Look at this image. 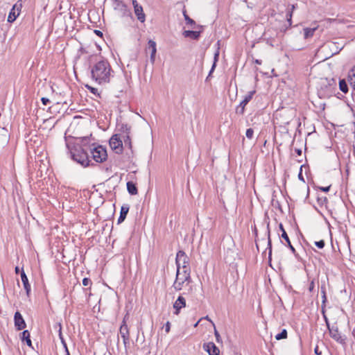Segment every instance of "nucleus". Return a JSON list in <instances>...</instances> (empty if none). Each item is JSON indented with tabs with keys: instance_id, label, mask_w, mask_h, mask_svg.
I'll return each instance as SVG.
<instances>
[{
	"instance_id": "7ed1b4c3",
	"label": "nucleus",
	"mask_w": 355,
	"mask_h": 355,
	"mask_svg": "<svg viewBox=\"0 0 355 355\" xmlns=\"http://www.w3.org/2000/svg\"><path fill=\"white\" fill-rule=\"evenodd\" d=\"M79 139L80 144L77 143L73 147H71L70 144H67V146L69 150L71 158L74 161L83 166H87L89 163L86 146L88 141V138L85 137Z\"/></svg>"
},
{
	"instance_id": "20e7f679",
	"label": "nucleus",
	"mask_w": 355,
	"mask_h": 355,
	"mask_svg": "<svg viewBox=\"0 0 355 355\" xmlns=\"http://www.w3.org/2000/svg\"><path fill=\"white\" fill-rule=\"evenodd\" d=\"M189 259L182 250L178 252L176 254L175 263L177 266V270L182 271H187L191 272L189 267Z\"/></svg>"
},
{
	"instance_id": "4be33fe9",
	"label": "nucleus",
	"mask_w": 355,
	"mask_h": 355,
	"mask_svg": "<svg viewBox=\"0 0 355 355\" xmlns=\"http://www.w3.org/2000/svg\"><path fill=\"white\" fill-rule=\"evenodd\" d=\"M318 27L305 28H304V36L305 39L313 37L314 32L317 30Z\"/></svg>"
},
{
	"instance_id": "6ab92c4d",
	"label": "nucleus",
	"mask_w": 355,
	"mask_h": 355,
	"mask_svg": "<svg viewBox=\"0 0 355 355\" xmlns=\"http://www.w3.org/2000/svg\"><path fill=\"white\" fill-rule=\"evenodd\" d=\"M295 9V5H291V6H288L287 8L286 17V20H287L289 26H291V24H292V16H293V10Z\"/></svg>"
},
{
	"instance_id": "a18cd8bd",
	"label": "nucleus",
	"mask_w": 355,
	"mask_h": 355,
	"mask_svg": "<svg viewBox=\"0 0 355 355\" xmlns=\"http://www.w3.org/2000/svg\"><path fill=\"white\" fill-rule=\"evenodd\" d=\"M95 33L97 35H99V36H102L103 35V33H101V31H98V30H96L94 31Z\"/></svg>"
},
{
	"instance_id": "b1692460",
	"label": "nucleus",
	"mask_w": 355,
	"mask_h": 355,
	"mask_svg": "<svg viewBox=\"0 0 355 355\" xmlns=\"http://www.w3.org/2000/svg\"><path fill=\"white\" fill-rule=\"evenodd\" d=\"M21 338L22 341H26V344L28 346L31 347L32 345L31 340L30 338V333L28 330H24L21 333Z\"/></svg>"
},
{
	"instance_id": "3c124183",
	"label": "nucleus",
	"mask_w": 355,
	"mask_h": 355,
	"mask_svg": "<svg viewBox=\"0 0 355 355\" xmlns=\"http://www.w3.org/2000/svg\"><path fill=\"white\" fill-rule=\"evenodd\" d=\"M255 63L257 64H261V61L259 60H255Z\"/></svg>"
},
{
	"instance_id": "f257e3e1",
	"label": "nucleus",
	"mask_w": 355,
	"mask_h": 355,
	"mask_svg": "<svg viewBox=\"0 0 355 355\" xmlns=\"http://www.w3.org/2000/svg\"><path fill=\"white\" fill-rule=\"evenodd\" d=\"M114 71L106 60H99L91 67L92 78L99 85L110 83Z\"/></svg>"
},
{
	"instance_id": "bb28decb",
	"label": "nucleus",
	"mask_w": 355,
	"mask_h": 355,
	"mask_svg": "<svg viewBox=\"0 0 355 355\" xmlns=\"http://www.w3.org/2000/svg\"><path fill=\"white\" fill-rule=\"evenodd\" d=\"M8 136L6 134H0V147L3 146L8 143Z\"/></svg>"
},
{
	"instance_id": "864d4df0",
	"label": "nucleus",
	"mask_w": 355,
	"mask_h": 355,
	"mask_svg": "<svg viewBox=\"0 0 355 355\" xmlns=\"http://www.w3.org/2000/svg\"><path fill=\"white\" fill-rule=\"evenodd\" d=\"M299 178H300V179L303 180V178H302V176L301 173L299 174Z\"/></svg>"
},
{
	"instance_id": "6e6552de",
	"label": "nucleus",
	"mask_w": 355,
	"mask_h": 355,
	"mask_svg": "<svg viewBox=\"0 0 355 355\" xmlns=\"http://www.w3.org/2000/svg\"><path fill=\"white\" fill-rule=\"evenodd\" d=\"M132 5L134 6L135 14L137 17V19L141 22H144L146 20V15L144 12L143 8L139 5L137 0H132Z\"/></svg>"
},
{
	"instance_id": "a211bd4d",
	"label": "nucleus",
	"mask_w": 355,
	"mask_h": 355,
	"mask_svg": "<svg viewBox=\"0 0 355 355\" xmlns=\"http://www.w3.org/2000/svg\"><path fill=\"white\" fill-rule=\"evenodd\" d=\"M128 211H129L128 205H123L121 207L120 216L118 218V223H121L123 221H124V220L128 213Z\"/></svg>"
},
{
	"instance_id": "2eb2a0df",
	"label": "nucleus",
	"mask_w": 355,
	"mask_h": 355,
	"mask_svg": "<svg viewBox=\"0 0 355 355\" xmlns=\"http://www.w3.org/2000/svg\"><path fill=\"white\" fill-rule=\"evenodd\" d=\"M148 50L150 52V62L154 64L155 61V55L157 52L156 42L150 40L148 42Z\"/></svg>"
},
{
	"instance_id": "4c0bfd02",
	"label": "nucleus",
	"mask_w": 355,
	"mask_h": 355,
	"mask_svg": "<svg viewBox=\"0 0 355 355\" xmlns=\"http://www.w3.org/2000/svg\"><path fill=\"white\" fill-rule=\"evenodd\" d=\"M170 329H171V323H170V322L168 321L165 324V331L168 334L170 331Z\"/></svg>"
},
{
	"instance_id": "58836bf2",
	"label": "nucleus",
	"mask_w": 355,
	"mask_h": 355,
	"mask_svg": "<svg viewBox=\"0 0 355 355\" xmlns=\"http://www.w3.org/2000/svg\"><path fill=\"white\" fill-rule=\"evenodd\" d=\"M41 101H42L43 105H46L50 102L49 99L46 97H42L41 98Z\"/></svg>"
},
{
	"instance_id": "0eeeda50",
	"label": "nucleus",
	"mask_w": 355,
	"mask_h": 355,
	"mask_svg": "<svg viewBox=\"0 0 355 355\" xmlns=\"http://www.w3.org/2000/svg\"><path fill=\"white\" fill-rule=\"evenodd\" d=\"M110 146L116 153H121L122 152L123 142L118 135H114L110 138Z\"/></svg>"
},
{
	"instance_id": "ddd939ff",
	"label": "nucleus",
	"mask_w": 355,
	"mask_h": 355,
	"mask_svg": "<svg viewBox=\"0 0 355 355\" xmlns=\"http://www.w3.org/2000/svg\"><path fill=\"white\" fill-rule=\"evenodd\" d=\"M329 334L331 337L336 341L340 343H345V338L341 336L337 327L334 328L333 327L331 329H329Z\"/></svg>"
},
{
	"instance_id": "79ce46f5",
	"label": "nucleus",
	"mask_w": 355,
	"mask_h": 355,
	"mask_svg": "<svg viewBox=\"0 0 355 355\" xmlns=\"http://www.w3.org/2000/svg\"><path fill=\"white\" fill-rule=\"evenodd\" d=\"M202 318V319H205V320H207L210 321V322H211V324H213V326H214V327L215 326L214 323L213 322V321H212L211 319H209V316H207H207H205V317H204V318Z\"/></svg>"
},
{
	"instance_id": "f03ea898",
	"label": "nucleus",
	"mask_w": 355,
	"mask_h": 355,
	"mask_svg": "<svg viewBox=\"0 0 355 355\" xmlns=\"http://www.w3.org/2000/svg\"><path fill=\"white\" fill-rule=\"evenodd\" d=\"M191 272L177 270L175 279L172 287L175 291H183L182 295H192L195 291Z\"/></svg>"
},
{
	"instance_id": "f3484780",
	"label": "nucleus",
	"mask_w": 355,
	"mask_h": 355,
	"mask_svg": "<svg viewBox=\"0 0 355 355\" xmlns=\"http://www.w3.org/2000/svg\"><path fill=\"white\" fill-rule=\"evenodd\" d=\"M21 279L24 285V288L26 290V294L27 295H29L31 291V285L28 283V277L23 269L21 272Z\"/></svg>"
},
{
	"instance_id": "4468645a",
	"label": "nucleus",
	"mask_w": 355,
	"mask_h": 355,
	"mask_svg": "<svg viewBox=\"0 0 355 355\" xmlns=\"http://www.w3.org/2000/svg\"><path fill=\"white\" fill-rule=\"evenodd\" d=\"M21 5H18L17 3L15 4L9 13L8 17V21L13 22L17 16L19 15L20 8Z\"/></svg>"
},
{
	"instance_id": "cd10ccee",
	"label": "nucleus",
	"mask_w": 355,
	"mask_h": 355,
	"mask_svg": "<svg viewBox=\"0 0 355 355\" xmlns=\"http://www.w3.org/2000/svg\"><path fill=\"white\" fill-rule=\"evenodd\" d=\"M255 91L250 92L244 98L243 104H248V102L252 98L253 95L254 94Z\"/></svg>"
},
{
	"instance_id": "c85d7f7f",
	"label": "nucleus",
	"mask_w": 355,
	"mask_h": 355,
	"mask_svg": "<svg viewBox=\"0 0 355 355\" xmlns=\"http://www.w3.org/2000/svg\"><path fill=\"white\" fill-rule=\"evenodd\" d=\"M287 338V331L286 329H283L282 331L275 336V338L277 340L284 339Z\"/></svg>"
},
{
	"instance_id": "603ef678",
	"label": "nucleus",
	"mask_w": 355,
	"mask_h": 355,
	"mask_svg": "<svg viewBox=\"0 0 355 355\" xmlns=\"http://www.w3.org/2000/svg\"><path fill=\"white\" fill-rule=\"evenodd\" d=\"M202 320V318H200V320H198V322L194 324V327H196L198 325L199 322H200Z\"/></svg>"
},
{
	"instance_id": "e433bc0d",
	"label": "nucleus",
	"mask_w": 355,
	"mask_h": 355,
	"mask_svg": "<svg viewBox=\"0 0 355 355\" xmlns=\"http://www.w3.org/2000/svg\"><path fill=\"white\" fill-rule=\"evenodd\" d=\"M90 284H91V280L89 278L85 277L83 279V284L85 286H87L89 285Z\"/></svg>"
},
{
	"instance_id": "7c9ffc66",
	"label": "nucleus",
	"mask_w": 355,
	"mask_h": 355,
	"mask_svg": "<svg viewBox=\"0 0 355 355\" xmlns=\"http://www.w3.org/2000/svg\"><path fill=\"white\" fill-rule=\"evenodd\" d=\"M184 14V19L187 22V24H189L191 26H193L195 25L196 22L195 21H193L192 19H191L186 13V11H184L183 12Z\"/></svg>"
},
{
	"instance_id": "a19ab883",
	"label": "nucleus",
	"mask_w": 355,
	"mask_h": 355,
	"mask_svg": "<svg viewBox=\"0 0 355 355\" xmlns=\"http://www.w3.org/2000/svg\"><path fill=\"white\" fill-rule=\"evenodd\" d=\"M330 187H321L320 189L324 192H327L329 191Z\"/></svg>"
},
{
	"instance_id": "5fc2aeb1",
	"label": "nucleus",
	"mask_w": 355,
	"mask_h": 355,
	"mask_svg": "<svg viewBox=\"0 0 355 355\" xmlns=\"http://www.w3.org/2000/svg\"><path fill=\"white\" fill-rule=\"evenodd\" d=\"M352 334H353L354 335H355V329H354V330H353Z\"/></svg>"
},
{
	"instance_id": "49530a36",
	"label": "nucleus",
	"mask_w": 355,
	"mask_h": 355,
	"mask_svg": "<svg viewBox=\"0 0 355 355\" xmlns=\"http://www.w3.org/2000/svg\"><path fill=\"white\" fill-rule=\"evenodd\" d=\"M279 229L282 231V234L284 233V231H285L283 225L282 223L279 224Z\"/></svg>"
},
{
	"instance_id": "a878e982",
	"label": "nucleus",
	"mask_w": 355,
	"mask_h": 355,
	"mask_svg": "<svg viewBox=\"0 0 355 355\" xmlns=\"http://www.w3.org/2000/svg\"><path fill=\"white\" fill-rule=\"evenodd\" d=\"M339 87H340V89L344 93H347L348 92V87H347V83L345 80H340Z\"/></svg>"
},
{
	"instance_id": "393cba45",
	"label": "nucleus",
	"mask_w": 355,
	"mask_h": 355,
	"mask_svg": "<svg viewBox=\"0 0 355 355\" xmlns=\"http://www.w3.org/2000/svg\"><path fill=\"white\" fill-rule=\"evenodd\" d=\"M127 189L131 195H136L137 194V188L136 185L132 182H127Z\"/></svg>"
},
{
	"instance_id": "2f4dec72",
	"label": "nucleus",
	"mask_w": 355,
	"mask_h": 355,
	"mask_svg": "<svg viewBox=\"0 0 355 355\" xmlns=\"http://www.w3.org/2000/svg\"><path fill=\"white\" fill-rule=\"evenodd\" d=\"M268 248L269 250V259H270L271 253H272V245H271V240L270 237V231L268 232Z\"/></svg>"
},
{
	"instance_id": "1a4fd4ad",
	"label": "nucleus",
	"mask_w": 355,
	"mask_h": 355,
	"mask_svg": "<svg viewBox=\"0 0 355 355\" xmlns=\"http://www.w3.org/2000/svg\"><path fill=\"white\" fill-rule=\"evenodd\" d=\"M15 326L17 330H22L26 327V322L21 315V314L17 311L14 315Z\"/></svg>"
},
{
	"instance_id": "423d86ee",
	"label": "nucleus",
	"mask_w": 355,
	"mask_h": 355,
	"mask_svg": "<svg viewBox=\"0 0 355 355\" xmlns=\"http://www.w3.org/2000/svg\"><path fill=\"white\" fill-rule=\"evenodd\" d=\"M119 333L121 338H123L125 348L126 349L130 344V332L125 319L123 320V322L120 327Z\"/></svg>"
},
{
	"instance_id": "c756f323",
	"label": "nucleus",
	"mask_w": 355,
	"mask_h": 355,
	"mask_svg": "<svg viewBox=\"0 0 355 355\" xmlns=\"http://www.w3.org/2000/svg\"><path fill=\"white\" fill-rule=\"evenodd\" d=\"M246 105L247 104H243V101H242L236 108V112L240 114H243Z\"/></svg>"
},
{
	"instance_id": "5701e85b",
	"label": "nucleus",
	"mask_w": 355,
	"mask_h": 355,
	"mask_svg": "<svg viewBox=\"0 0 355 355\" xmlns=\"http://www.w3.org/2000/svg\"><path fill=\"white\" fill-rule=\"evenodd\" d=\"M282 238L283 239H284V241H286V243H287V245L289 247V248L291 249V250L292 251V252L295 254V249L294 248V247L291 245V241L289 239V237L287 234V233L286 232V231H284V233L282 234L281 235Z\"/></svg>"
},
{
	"instance_id": "c9c22d12",
	"label": "nucleus",
	"mask_w": 355,
	"mask_h": 355,
	"mask_svg": "<svg viewBox=\"0 0 355 355\" xmlns=\"http://www.w3.org/2000/svg\"><path fill=\"white\" fill-rule=\"evenodd\" d=\"M214 335L216 339V341L219 343L220 341V336L218 331L216 330V327L214 326Z\"/></svg>"
},
{
	"instance_id": "6e6d98bb",
	"label": "nucleus",
	"mask_w": 355,
	"mask_h": 355,
	"mask_svg": "<svg viewBox=\"0 0 355 355\" xmlns=\"http://www.w3.org/2000/svg\"><path fill=\"white\" fill-rule=\"evenodd\" d=\"M66 350H67V355H69V351L67 350V349Z\"/></svg>"
},
{
	"instance_id": "aec40b11",
	"label": "nucleus",
	"mask_w": 355,
	"mask_h": 355,
	"mask_svg": "<svg viewBox=\"0 0 355 355\" xmlns=\"http://www.w3.org/2000/svg\"><path fill=\"white\" fill-rule=\"evenodd\" d=\"M183 35L185 37H189L193 40H197L200 37V32L193 31H184Z\"/></svg>"
},
{
	"instance_id": "9b49d317",
	"label": "nucleus",
	"mask_w": 355,
	"mask_h": 355,
	"mask_svg": "<svg viewBox=\"0 0 355 355\" xmlns=\"http://www.w3.org/2000/svg\"><path fill=\"white\" fill-rule=\"evenodd\" d=\"M114 9L121 11L123 15L130 16L131 15V12L128 9L127 6L122 1L115 0Z\"/></svg>"
},
{
	"instance_id": "dca6fc26",
	"label": "nucleus",
	"mask_w": 355,
	"mask_h": 355,
	"mask_svg": "<svg viewBox=\"0 0 355 355\" xmlns=\"http://www.w3.org/2000/svg\"><path fill=\"white\" fill-rule=\"evenodd\" d=\"M122 128L124 129L126 135L124 137V145L125 146H128L129 148H132V143L130 137V127L127 124L123 125Z\"/></svg>"
},
{
	"instance_id": "72a5a7b5",
	"label": "nucleus",
	"mask_w": 355,
	"mask_h": 355,
	"mask_svg": "<svg viewBox=\"0 0 355 355\" xmlns=\"http://www.w3.org/2000/svg\"><path fill=\"white\" fill-rule=\"evenodd\" d=\"M254 130L252 128H248L246 130L245 135L248 139H252L253 137Z\"/></svg>"
},
{
	"instance_id": "09e8293b",
	"label": "nucleus",
	"mask_w": 355,
	"mask_h": 355,
	"mask_svg": "<svg viewBox=\"0 0 355 355\" xmlns=\"http://www.w3.org/2000/svg\"><path fill=\"white\" fill-rule=\"evenodd\" d=\"M295 152L299 155H301V154H302V150L300 149H295Z\"/></svg>"
},
{
	"instance_id": "412c9836",
	"label": "nucleus",
	"mask_w": 355,
	"mask_h": 355,
	"mask_svg": "<svg viewBox=\"0 0 355 355\" xmlns=\"http://www.w3.org/2000/svg\"><path fill=\"white\" fill-rule=\"evenodd\" d=\"M348 81L355 90V66L349 72Z\"/></svg>"
},
{
	"instance_id": "c03bdc74",
	"label": "nucleus",
	"mask_w": 355,
	"mask_h": 355,
	"mask_svg": "<svg viewBox=\"0 0 355 355\" xmlns=\"http://www.w3.org/2000/svg\"><path fill=\"white\" fill-rule=\"evenodd\" d=\"M90 91L92 92V93L93 94H96V92H97V89L96 88H94V87H89Z\"/></svg>"
},
{
	"instance_id": "8fccbe9b",
	"label": "nucleus",
	"mask_w": 355,
	"mask_h": 355,
	"mask_svg": "<svg viewBox=\"0 0 355 355\" xmlns=\"http://www.w3.org/2000/svg\"><path fill=\"white\" fill-rule=\"evenodd\" d=\"M15 270V272L17 274L19 273V268L18 266H16Z\"/></svg>"
},
{
	"instance_id": "de8ad7c7",
	"label": "nucleus",
	"mask_w": 355,
	"mask_h": 355,
	"mask_svg": "<svg viewBox=\"0 0 355 355\" xmlns=\"http://www.w3.org/2000/svg\"><path fill=\"white\" fill-rule=\"evenodd\" d=\"M313 287H314V284L312 282L311 285H310V286H309V291H311L313 290Z\"/></svg>"
},
{
	"instance_id": "ea45409f",
	"label": "nucleus",
	"mask_w": 355,
	"mask_h": 355,
	"mask_svg": "<svg viewBox=\"0 0 355 355\" xmlns=\"http://www.w3.org/2000/svg\"><path fill=\"white\" fill-rule=\"evenodd\" d=\"M314 352L315 353L317 354V355H320L322 354V352L320 351H319V349H318V347L316 346L314 349Z\"/></svg>"
},
{
	"instance_id": "473e14b6",
	"label": "nucleus",
	"mask_w": 355,
	"mask_h": 355,
	"mask_svg": "<svg viewBox=\"0 0 355 355\" xmlns=\"http://www.w3.org/2000/svg\"><path fill=\"white\" fill-rule=\"evenodd\" d=\"M218 55H219V53L218 51H217L215 55H214V64L212 65V67L209 71V75H211V73L214 71L215 67H216V62L218 61Z\"/></svg>"
},
{
	"instance_id": "9d476101",
	"label": "nucleus",
	"mask_w": 355,
	"mask_h": 355,
	"mask_svg": "<svg viewBox=\"0 0 355 355\" xmlns=\"http://www.w3.org/2000/svg\"><path fill=\"white\" fill-rule=\"evenodd\" d=\"M186 306V300L184 297L181 295H180L173 304V308L175 309L174 313L178 315L182 308Z\"/></svg>"
},
{
	"instance_id": "39448f33",
	"label": "nucleus",
	"mask_w": 355,
	"mask_h": 355,
	"mask_svg": "<svg viewBox=\"0 0 355 355\" xmlns=\"http://www.w3.org/2000/svg\"><path fill=\"white\" fill-rule=\"evenodd\" d=\"M89 150L94 160L96 162L101 163L106 160L107 157V150L102 146H95L92 145Z\"/></svg>"
},
{
	"instance_id": "37998d69",
	"label": "nucleus",
	"mask_w": 355,
	"mask_h": 355,
	"mask_svg": "<svg viewBox=\"0 0 355 355\" xmlns=\"http://www.w3.org/2000/svg\"><path fill=\"white\" fill-rule=\"evenodd\" d=\"M322 293H323V295H322V299H323L322 302L324 303L325 301L327 300V297H326L325 291H322Z\"/></svg>"
},
{
	"instance_id": "f704fd0d",
	"label": "nucleus",
	"mask_w": 355,
	"mask_h": 355,
	"mask_svg": "<svg viewBox=\"0 0 355 355\" xmlns=\"http://www.w3.org/2000/svg\"><path fill=\"white\" fill-rule=\"evenodd\" d=\"M315 245L318 248H323L324 247V241L323 240H320L319 241H315Z\"/></svg>"
},
{
	"instance_id": "f8f14e48",
	"label": "nucleus",
	"mask_w": 355,
	"mask_h": 355,
	"mask_svg": "<svg viewBox=\"0 0 355 355\" xmlns=\"http://www.w3.org/2000/svg\"><path fill=\"white\" fill-rule=\"evenodd\" d=\"M203 349L208 352L209 355H219V349L212 342L205 343Z\"/></svg>"
}]
</instances>
